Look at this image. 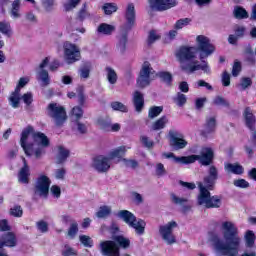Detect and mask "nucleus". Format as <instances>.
I'll return each mask as SVG.
<instances>
[{"mask_svg": "<svg viewBox=\"0 0 256 256\" xmlns=\"http://www.w3.org/2000/svg\"><path fill=\"white\" fill-rule=\"evenodd\" d=\"M222 235L221 238L215 236L213 243L216 251L220 255L224 256H237L239 255V249L241 247V237H239V230L237 226L231 221H225L222 223Z\"/></svg>", "mask_w": 256, "mask_h": 256, "instance_id": "obj_1", "label": "nucleus"}, {"mask_svg": "<svg viewBox=\"0 0 256 256\" xmlns=\"http://www.w3.org/2000/svg\"><path fill=\"white\" fill-rule=\"evenodd\" d=\"M217 179H219V170L215 165H212L208 169V175L203 178V182L198 183L200 189L197 199L198 205H204L206 209H219L221 207V198L218 195L211 196L210 192L215 189Z\"/></svg>", "mask_w": 256, "mask_h": 256, "instance_id": "obj_2", "label": "nucleus"}, {"mask_svg": "<svg viewBox=\"0 0 256 256\" xmlns=\"http://www.w3.org/2000/svg\"><path fill=\"white\" fill-rule=\"evenodd\" d=\"M197 47L194 46H180L176 53L177 59L180 63L185 61H193L197 57V51L200 53V59H205L215 52V46L211 44V40L205 35H198L196 37Z\"/></svg>", "mask_w": 256, "mask_h": 256, "instance_id": "obj_3", "label": "nucleus"}, {"mask_svg": "<svg viewBox=\"0 0 256 256\" xmlns=\"http://www.w3.org/2000/svg\"><path fill=\"white\" fill-rule=\"evenodd\" d=\"M30 135H32V139L35 143H40L42 147H49L50 141L47 135L42 132H35V128L31 125H28L22 130L20 137V145L27 157H31V155H33V144L27 143Z\"/></svg>", "mask_w": 256, "mask_h": 256, "instance_id": "obj_4", "label": "nucleus"}, {"mask_svg": "<svg viewBox=\"0 0 256 256\" xmlns=\"http://www.w3.org/2000/svg\"><path fill=\"white\" fill-rule=\"evenodd\" d=\"M126 23L122 27V34L119 38L118 49L120 52L125 53L127 51V41H129V31L135 27L137 21V12H135V4L129 3L125 12Z\"/></svg>", "mask_w": 256, "mask_h": 256, "instance_id": "obj_5", "label": "nucleus"}, {"mask_svg": "<svg viewBox=\"0 0 256 256\" xmlns=\"http://www.w3.org/2000/svg\"><path fill=\"white\" fill-rule=\"evenodd\" d=\"M117 217L125 222L128 227L134 229L137 235L145 234V227H147V222L141 218L137 219V216H135L133 212L129 210H120L117 213Z\"/></svg>", "mask_w": 256, "mask_h": 256, "instance_id": "obj_6", "label": "nucleus"}, {"mask_svg": "<svg viewBox=\"0 0 256 256\" xmlns=\"http://www.w3.org/2000/svg\"><path fill=\"white\" fill-rule=\"evenodd\" d=\"M215 159V152L213 148L204 147L202 148L201 155H190L187 157L180 158L181 161L184 162V165H189L191 163H195V161H199L204 167H209L213 160Z\"/></svg>", "mask_w": 256, "mask_h": 256, "instance_id": "obj_7", "label": "nucleus"}, {"mask_svg": "<svg viewBox=\"0 0 256 256\" xmlns=\"http://www.w3.org/2000/svg\"><path fill=\"white\" fill-rule=\"evenodd\" d=\"M154 73L155 70H153L151 63L149 61H144L136 80L137 87H139V89H145V87H149L153 81L151 75H154Z\"/></svg>", "mask_w": 256, "mask_h": 256, "instance_id": "obj_8", "label": "nucleus"}, {"mask_svg": "<svg viewBox=\"0 0 256 256\" xmlns=\"http://www.w3.org/2000/svg\"><path fill=\"white\" fill-rule=\"evenodd\" d=\"M49 116L54 119L56 127H63L67 121V111L63 106H57V103L48 105Z\"/></svg>", "mask_w": 256, "mask_h": 256, "instance_id": "obj_9", "label": "nucleus"}, {"mask_svg": "<svg viewBox=\"0 0 256 256\" xmlns=\"http://www.w3.org/2000/svg\"><path fill=\"white\" fill-rule=\"evenodd\" d=\"M63 47H64V57L68 65L77 63V61L81 59V50H79V47H77V45L71 42H65Z\"/></svg>", "mask_w": 256, "mask_h": 256, "instance_id": "obj_10", "label": "nucleus"}, {"mask_svg": "<svg viewBox=\"0 0 256 256\" xmlns=\"http://www.w3.org/2000/svg\"><path fill=\"white\" fill-rule=\"evenodd\" d=\"M176 227H178V224L175 221H170L166 225H161L159 227V233L167 245L177 243V238L173 235V229Z\"/></svg>", "mask_w": 256, "mask_h": 256, "instance_id": "obj_11", "label": "nucleus"}, {"mask_svg": "<svg viewBox=\"0 0 256 256\" xmlns=\"http://www.w3.org/2000/svg\"><path fill=\"white\" fill-rule=\"evenodd\" d=\"M99 249L103 256H121V250L114 240H104L100 242Z\"/></svg>", "mask_w": 256, "mask_h": 256, "instance_id": "obj_12", "label": "nucleus"}, {"mask_svg": "<svg viewBox=\"0 0 256 256\" xmlns=\"http://www.w3.org/2000/svg\"><path fill=\"white\" fill-rule=\"evenodd\" d=\"M169 145L172 147L173 151H180V149H185L187 147V140L183 139V134L175 130H170Z\"/></svg>", "mask_w": 256, "mask_h": 256, "instance_id": "obj_13", "label": "nucleus"}, {"mask_svg": "<svg viewBox=\"0 0 256 256\" xmlns=\"http://www.w3.org/2000/svg\"><path fill=\"white\" fill-rule=\"evenodd\" d=\"M92 167L98 173H107L111 169V158L108 156L98 155L93 158Z\"/></svg>", "mask_w": 256, "mask_h": 256, "instance_id": "obj_14", "label": "nucleus"}, {"mask_svg": "<svg viewBox=\"0 0 256 256\" xmlns=\"http://www.w3.org/2000/svg\"><path fill=\"white\" fill-rule=\"evenodd\" d=\"M150 9L153 11H169L173 7H177V0H148Z\"/></svg>", "mask_w": 256, "mask_h": 256, "instance_id": "obj_15", "label": "nucleus"}, {"mask_svg": "<svg viewBox=\"0 0 256 256\" xmlns=\"http://www.w3.org/2000/svg\"><path fill=\"white\" fill-rule=\"evenodd\" d=\"M49 187H51V180L45 175L38 177L35 185V193H38L40 197L49 196Z\"/></svg>", "mask_w": 256, "mask_h": 256, "instance_id": "obj_16", "label": "nucleus"}, {"mask_svg": "<svg viewBox=\"0 0 256 256\" xmlns=\"http://www.w3.org/2000/svg\"><path fill=\"white\" fill-rule=\"evenodd\" d=\"M31 177V168L27 160L23 158V167L18 172V181L23 185H29V178Z\"/></svg>", "mask_w": 256, "mask_h": 256, "instance_id": "obj_17", "label": "nucleus"}, {"mask_svg": "<svg viewBox=\"0 0 256 256\" xmlns=\"http://www.w3.org/2000/svg\"><path fill=\"white\" fill-rule=\"evenodd\" d=\"M17 246V236L13 232H7L2 235V240H0V249L4 247H16Z\"/></svg>", "mask_w": 256, "mask_h": 256, "instance_id": "obj_18", "label": "nucleus"}, {"mask_svg": "<svg viewBox=\"0 0 256 256\" xmlns=\"http://www.w3.org/2000/svg\"><path fill=\"white\" fill-rule=\"evenodd\" d=\"M182 71H187L188 73H195V71H204V73H209V65L199 64V61L195 60L186 66H182Z\"/></svg>", "mask_w": 256, "mask_h": 256, "instance_id": "obj_19", "label": "nucleus"}, {"mask_svg": "<svg viewBox=\"0 0 256 256\" xmlns=\"http://www.w3.org/2000/svg\"><path fill=\"white\" fill-rule=\"evenodd\" d=\"M133 105L137 113H141V111H143V107H145V97L139 90H136L133 94Z\"/></svg>", "mask_w": 256, "mask_h": 256, "instance_id": "obj_20", "label": "nucleus"}, {"mask_svg": "<svg viewBox=\"0 0 256 256\" xmlns=\"http://www.w3.org/2000/svg\"><path fill=\"white\" fill-rule=\"evenodd\" d=\"M47 65H49V57H46L40 64V69L42 70L40 71L39 75L44 87H47V85L51 83V79L49 78V72L45 70V67H47Z\"/></svg>", "mask_w": 256, "mask_h": 256, "instance_id": "obj_21", "label": "nucleus"}, {"mask_svg": "<svg viewBox=\"0 0 256 256\" xmlns=\"http://www.w3.org/2000/svg\"><path fill=\"white\" fill-rule=\"evenodd\" d=\"M215 129H217V120L215 117H210L206 120L205 129L201 131L202 137H207V135L215 133Z\"/></svg>", "mask_w": 256, "mask_h": 256, "instance_id": "obj_22", "label": "nucleus"}, {"mask_svg": "<svg viewBox=\"0 0 256 256\" xmlns=\"http://www.w3.org/2000/svg\"><path fill=\"white\" fill-rule=\"evenodd\" d=\"M113 241L116 243L119 251H121V249H129V247H131V240L123 235L114 236Z\"/></svg>", "mask_w": 256, "mask_h": 256, "instance_id": "obj_23", "label": "nucleus"}, {"mask_svg": "<svg viewBox=\"0 0 256 256\" xmlns=\"http://www.w3.org/2000/svg\"><path fill=\"white\" fill-rule=\"evenodd\" d=\"M127 153V147L125 146H119L118 148L111 151L108 155L110 157V160L113 161V159H118L119 161H123V157H125V154Z\"/></svg>", "mask_w": 256, "mask_h": 256, "instance_id": "obj_24", "label": "nucleus"}, {"mask_svg": "<svg viewBox=\"0 0 256 256\" xmlns=\"http://www.w3.org/2000/svg\"><path fill=\"white\" fill-rule=\"evenodd\" d=\"M225 169L229 173H233V175H243V173H245V168L239 163H228L225 165Z\"/></svg>", "mask_w": 256, "mask_h": 256, "instance_id": "obj_25", "label": "nucleus"}, {"mask_svg": "<svg viewBox=\"0 0 256 256\" xmlns=\"http://www.w3.org/2000/svg\"><path fill=\"white\" fill-rule=\"evenodd\" d=\"M172 202L175 204V205H180L182 206V213H187L189 212V210L191 209V205L189 204H185L187 203V198H179V196L175 195V194H172Z\"/></svg>", "mask_w": 256, "mask_h": 256, "instance_id": "obj_26", "label": "nucleus"}, {"mask_svg": "<svg viewBox=\"0 0 256 256\" xmlns=\"http://www.w3.org/2000/svg\"><path fill=\"white\" fill-rule=\"evenodd\" d=\"M156 77H158L163 83H166L168 87L173 85V74L168 71H159L156 73Z\"/></svg>", "mask_w": 256, "mask_h": 256, "instance_id": "obj_27", "label": "nucleus"}, {"mask_svg": "<svg viewBox=\"0 0 256 256\" xmlns=\"http://www.w3.org/2000/svg\"><path fill=\"white\" fill-rule=\"evenodd\" d=\"M106 71V79L110 85H115L117 83V80L119 79V76L117 75V72L115 69L107 66L105 68Z\"/></svg>", "mask_w": 256, "mask_h": 256, "instance_id": "obj_28", "label": "nucleus"}, {"mask_svg": "<svg viewBox=\"0 0 256 256\" xmlns=\"http://www.w3.org/2000/svg\"><path fill=\"white\" fill-rule=\"evenodd\" d=\"M59 152L57 156V165H61L62 163H65L67 161V158L69 157V150L65 149L63 146L58 147Z\"/></svg>", "mask_w": 256, "mask_h": 256, "instance_id": "obj_29", "label": "nucleus"}, {"mask_svg": "<svg viewBox=\"0 0 256 256\" xmlns=\"http://www.w3.org/2000/svg\"><path fill=\"white\" fill-rule=\"evenodd\" d=\"M98 33L102 35H111L115 31V26L107 23H102L97 28Z\"/></svg>", "mask_w": 256, "mask_h": 256, "instance_id": "obj_30", "label": "nucleus"}, {"mask_svg": "<svg viewBox=\"0 0 256 256\" xmlns=\"http://www.w3.org/2000/svg\"><path fill=\"white\" fill-rule=\"evenodd\" d=\"M168 121L167 116H161L152 124L153 131H161V129H165V125H167Z\"/></svg>", "mask_w": 256, "mask_h": 256, "instance_id": "obj_31", "label": "nucleus"}, {"mask_svg": "<svg viewBox=\"0 0 256 256\" xmlns=\"http://www.w3.org/2000/svg\"><path fill=\"white\" fill-rule=\"evenodd\" d=\"M21 9V0H14L12 2V8L10 11V14L14 19H19L21 17V14L19 13V10Z\"/></svg>", "mask_w": 256, "mask_h": 256, "instance_id": "obj_32", "label": "nucleus"}, {"mask_svg": "<svg viewBox=\"0 0 256 256\" xmlns=\"http://www.w3.org/2000/svg\"><path fill=\"white\" fill-rule=\"evenodd\" d=\"M234 17L235 19H248L249 18V13L245 8L241 6H236L234 9Z\"/></svg>", "mask_w": 256, "mask_h": 256, "instance_id": "obj_33", "label": "nucleus"}, {"mask_svg": "<svg viewBox=\"0 0 256 256\" xmlns=\"http://www.w3.org/2000/svg\"><path fill=\"white\" fill-rule=\"evenodd\" d=\"M77 233H79V224L77 221H73L68 228L67 235L70 239H75V237H77Z\"/></svg>", "mask_w": 256, "mask_h": 256, "instance_id": "obj_34", "label": "nucleus"}, {"mask_svg": "<svg viewBox=\"0 0 256 256\" xmlns=\"http://www.w3.org/2000/svg\"><path fill=\"white\" fill-rule=\"evenodd\" d=\"M160 113H163V106H152L149 108L148 117L149 119H155L159 117Z\"/></svg>", "mask_w": 256, "mask_h": 256, "instance_id": "obj_35", "label": "nucleus"}, {"mask_svg": "<svg viewBox=\"0 0 256 256\" xmlns=\"http://www.w3.org/2000/svg\"><path fill=\"white\" fill-rule=\"evenodd\" d=\"M105 15H113V13H117V4L115 3H105L102 7Z\"/></svg>", "mask_w": 256, "mask_h": 256, "instance_id": "obj_36", "label": "nucleus"}, {"mask_svg": "<svg viewBox=\"0 0 256 256\" xmlns=\"http://www.w3.org/2000/svg\"><path fill=\"white\" fill-rule=\"evenodd\" d=\"M110 107L113 109V111H120L121 113H127L129 111V108L119 101L111 102Z\"/></svg>", "mask_w": 256, "mask_h": 256, "instance_id": "obj_37", "label": "nucleus"}, {"mask_svg": "<svg viewBox=\"0 0 256 256\" xmlns=\"http://www.w3.org/2000/svg\"><path fill=\"white\" fill-rule=\"evenodd\" d=\"M255 239V233L252 230H247L245 234L246 247H254Z\"/></svg>", "mask_w": 256, "mask_h": 256, "instance_id": "obj_38", "label": "nucleus"}, {"mask_svg": "<svg viewBox=\"0 0 256 256\" xmlns=\"http://www.w3.org/2000/svg\"><path fill=\"white\" fill-rule=\"evenodd\" d=\"M0 33H2V35H6V37H11V24L9 22L0 21Z\"/></svg>", "mask_w": 256, "mask_h": 256, "instance_id": "obj_39", "label": "nucleus"}, {"mask_svg": "<svg viewBox=\"0 0 256 256\" xmlns=\"http://www.w3.org/2000/svg\"><path fill=\"white\" fill-rule=\"evenodd\" d=\"M110 214H111V207L101 206L99 208V211L96 213V217H98V219H105V217H109Z\"/></svg>", "mask_w": 256, "mask_h": 256, "instance_id": "obj_40", "label": "nucleus"}, {"mask_svg": "<svg viewBox=\"0 0 256 256\" xmlns=\"http://www.w3.org/2000/svg\"><path fill=\"white\" fill-rule=\"evenodd\" d=\"M9 215L16 218L23 217V207H21V205H14L12 208H10Z\"/></svg>", "mask_w": 256, "mask_h": 256, "instance_id": "obj_41", "label": "nucleus"}, {"mask_svg": "<svg viewBox=\"0 0 256 256\" xmlns=\"http://www.w3.org/2000/svg\"><path fill=\"white\" fill-rule=\"evenodd\" d=\"M90 16L91 14H89V12L87 11V3H84L82 5V8L79 10L76 19L78 21H83L84 19H87V17H90Z\"/></svg>", "mask_w": 256, "mask_h": 256, "instance_id": "obj_42", "label": "nucleus"}, {"mask_svg": "<svg viewBox=\"0 0 256 256\" xmlns=\"http://www.w3.org/2000/svg\"><path fill=\"white\" fill-rule=\"evenodd\" d=\"M213 105L216 106H221V107H231V104L229 103V101H227V99H225L223 96H216L213 99Z\"/></svg>", "mask_w": 256, "mask_h": 256, "instance_id": "obj_43", "label": "nucleus"}, {"mask_svg": "<svg viewBox=\"0 0 256 256\" xmlns=\"http://www.w3.org/2000/svg\"><path fill=\"white\" fill-rule=\"evenodd\" d=\"M97 125H99L100 129L102 131H111V121L104 119V118H99L97 120Z\"/></svg>", "mask_w": 256, "mask_h": 256, "instance_id": "obj_44", "label": "nucleus"}, {"mask_svg": "<svg viewBox=\"0 0 256 256\" xmlns=\"http://www.w3.org/2000/svg\"><path fill=\"white\" fill-rule=\"evenodd\" d=\"M189 23H191V18H181L177 20L174 24V29H176V31H179L180 29H183V27H187Z\"/></svg>", "mask_w": 256, "mask_h": 256, "instance_id": "obj_45", "label": "nucleus"}, {"mask_svg": "<svg viewBox=\"0 0 256 256\" xmlns=\"http://www.w3.org/2000/svg\"><path fill=\"white\" fill-rule=\"evenodd\" d=\"M8 101H9L11 107H13V109H18V107L21 103V96H18L15 94H10Z\"/></svg>", "mask_w": 256, "mask_h": 256, "instance_id": "obj_46", "label": "nucleus"}, {"mask_svg": "<svg viewBox=\"0 0 256 256\" xmlns=\"http://www.w3.org/2000/svg\"><path fill=\"white\" fill-rule=\"evenodd\" d=\"M174 101L178 107H183L187 103V96L181 92H178Z\"/></svg>", "mask_w": 256, "mask_h": 256, "instance_id": "obj_47", "label": "nucleus"}, {"mask_svg": "<svg viewBox=\"0 0 256 256\" xmlns=\"http://www.w3.org/2000/svg\"><path fill=\"white\" fill-rule=\"evenodd\" d=\"M72 117H75V121H80L83 117V106H75L72 108Z\"/></svg>", "mask_w": 256, "mask_h": 256, "instance_id": "obj_48", "label": "nucleus"}, {"mask_svg": "<svg viewBox=\"0 0 256 256\" xmlns=\"http://www.w3.org/2000/svg\"><path fill=\"white\" fill-rule=\"evenodd\" d=\"M80 243H82L85 247L91 249L93 247V239L87 235H80L79 236Z\"/></svg>", "mask_w": 256, "mask_h": 256, "instance_id": "obj_49", "label": "nucleus"}, {"mask_svg": "<svg viewBox=\"0 0 256 256\" xmlns=\"http://www.w3.org/2000/svg\"><path fill=\"white\" fill-rule=\"evenodd\" d=\"M242 71L241 62L239 60H235L232 66V75L233 77H239V73Z\"/></svg>", "mask_w": 256, "mask_h": 256, "instance_id": "obj_50", "label": "nucleus"}, {"mask_svg": "<svg viewBox=\"0 0 256 256\" xmlns=\"http://www.w3.org/2000/svg\"><path fill=\"white\" fill-rule=\"evenodd\" d=\"M36 227L40 233H47L49 231V224L44 220H40L36 223Z\"/></svg>", "mask_w": 256, "mask_h": 256, "instance_id": "obj_51", "label": "nucleus"}, {"mask_svg": "<svg viewBox=\"0 0 256 256\" xmlns=\"http://www.w3.org/2000/svg\"><path fill=\"white\" fill-rule=\"evenodd\" d=\"M157 39H161V36L157 35L155 30H151L148 35L147 43L148 45H153L157 41Z\"/></svg>", "mask_w": 256, "mask_h": 256, "instance_id": "obj_52", "label": "nucleus"}, {"mask_svg": "<svg viewBox=\"0 0 256 256\" xmlns=\"http://www.w3.org/2000/svg\"><path fill=\"white\" fill-rule=\"evenodd\" d=\"M122 161L126 167H131V169H137L139 167L137 160L123 158Z\"/></svg>", "mask_w": 256, "mask_h": 256, "instance_id": "obj_53", "label": "nucleus"}, {"mask_svg": "<svg viewBox=\"0 0 256 256\" xmlns=\"http://www.w3.org/2000/svg\"><path fill=\"white\" fill-rule=\"evenodd\" d=\"M91 74V66L85 65L80 69V77L82 79H89V75Z\"/></svg>", "mask_w": 256, "mask_h": 256, "instance_id": "obj_54", "label": "nucleus"}, {"mask_svg": "<svg viewBox=\"0 0 256 256\" xmlns=\"http://www.w3.org/2000/svg\"><path fill=\"white\" fill-rule=\"evenodd\" d=\"M240 85L242 89L245 91V89H248V87H251V85H253V80L249 77H243L241 78Z\"/></svg>", "mask_w": 256, "mask_h": 256, "instance_id": "obj_55", "label": "nucleus"}, {"mask_svg": "<svg viewBox=\"0 0 256 256\" xmlns=\"http://www.w3.org/2000/svg\"><path fill=\"white\" fill-rule=\"evenodd\" d=\"M55 5V0H42V7L45 11H53V6Z\"/></svg>", "mask_w": 256, "mask_h": 256, "instance_id": "obj_56", "label": "nucleus"}, {"mask_svg": "<svg viewBox=\"0 0 256 256\" xmlns=\"http://www.w3.org/2000/svg\"><path fill=\"white\" fill-rule=\"evenodd\" d=\"M222 85L223 87H229L231 85V76L228 71H224L222 75Z\"/></svg>", "mask_w": 256, "mask_h": 256, "instance_id": "obj_57", "label": "nucleus"}, {"mask_svg": "<svg viewBox=\"0 0 256 256\" xmlns=\"http://www.w3.org/2000/svg\"><path fill=\"white\" fill-rule=\"evenodd\" d=\"M11 226L9 225V221L7 219L0 220V231L4 233L5 231H10Z\"/></svg>", "mask_w": 256, "mask_h": 256, "instance_id": "obj_58", "label": "nucleus"}, {"mask_svg": "<svg viewBox=\"0 0 256 256\" xmlns=\"http://www.w3.org/2000/svg\"><path fill=\"white\" fill-rule=\"evenodd\" d=\"M75 125L77 126V131H79L81 135H85V133H87V126L84 123H81L79 120H75Z\"/></svg>", "mask_w": 256, "mask_h": 256, "instance_id": "obj_59", "label": "nucleus"}, {"mask_svg": "<svg viewBox=\"0 0 256 256\" xmlns=\"http://www.w3.org/2000/svg\"><path fill=\"white\" fill-rule=\"evenodd\" d=\"M205 103H207V97L197 98L195 101L196 109H203L205 107Z\"/></svg>", "mask_w": 256, "mask_h": 256, "instance_id": "obj_60", "label": "nucleus"}, {"mask_svg": "<svg viewBox=\"0 0 256 256\" xmlns=\"http://www.w3.org/2000/svg\"><path fill=\"white\" fill-rule=\"evenodd\" d=\"M165 173H167V170H165V166L163 165V163H158L156 165L157 177H163V175H165Z\"/></svg>", "mask_w": 256, "mask_h": 256, "instance_id": "obj_61", "label": "nucleus"}, {"mask_svg": "<svg viewBox=\"0 0 256 256\" xmlns=\"http://www.w3.org/2000/svg\"><path fill=\"white\" fill-rule=\"evenodd\" d=\"M22 99L25 105L29 106L31 103H33V94L31 92H27L22 95Z\"/></svg>", "mask_w": 256, "mask_h": 256, "instance_id": "obj_62", "label": "nucleus"}, {"mask_svg": "<svg viewBox=\"0 0 256 256\" xmlns=\"http://www.w3.org/2000/svg\"><path fill=\"white\" fill-rule=\"evenodd\" d=\"M235 187H240V189H247L249 187V183L245 179H238L234 181Z\"/></svg>", "mask_w": 256, "mask_h": 256, "instance_id": "obj_63", "label": "nucleus"}, {"mask_svg": "<svg viewBox=\"0 0 256 256\" xmlns=\"http://www.w3.org/2000/svg\"><path fill=\"white\" fill-rule=\"evenodd\" d=\"M51 193L54 197H56L57 199H59V197H61V187L57 186V185H53L51 187Z\"/></svg>", "mask_w": 256, "mask_h": 256, "instance_id": "obj_64", "label": "nucleus"}]
</instances>
